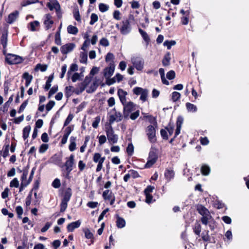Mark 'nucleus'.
<instances>
[{
    "mask_svg": "<svg viewBox=\"0 0 249 249\" xmlns=\"http://www.w3.org/2000/svg\"><path fill=\"white\" fill-rule=\"evenodd\" d=\"M134 16L130 14L128 16V18L124 19L121 22L122 24L121 26L119 24H116V28L120 30L121 34L123 35H127L131 32L132 29L130 20H134Z\"/></svg>",
    "mask_w": 249,
    "mask_h": 249,
    "instance_id": "f257e3e1",
    "label": "nucleus"
},
{
    "mask_svg": "<svg viewBox=\"0 0 249 249\" xmlns=\"http://www.w3.org/2000/svg\"><path fill=\"white\" fill-rule=\"evenodd\" d=\"M158 159V150L151 147L147 158V161L144 165V168H151L157 161Z\"/></svg>",
    "mask_w": 249,
    "mask_h": 249,
    "instance_id": "f03ea898",
    "label": "nucleus"
},
{
    "mask_svg": "<svg viewBox=\"0 0 249 249\" xmlns=\"http://www.w3.org/2000/svg\"><path fill=\"white\" fill-rule=\"evenodd\" d=\"M72 196V190L71 188H67L64 192L63 198L60 203V212H64L68 207V202L70 201Z\"/></svg>",
    "mask_w": 249,
    "mask_h": 249,
    "instance_id": "7ed1b4c3",
    "label": "nucleus"
},
{
    "mask_svg": "<svg viewBox=\"0 0 249 249\" xmlns=\"http://www.w3.org/2000/svg\"><path fill=\"white\" fill-rule=\"evenodd\" d=\"M47 6L51 11H53V9L55 10L58 18H62V13L61 11L60 5L57 0H50V2L47 3Z\"/></svg>",
    "mask_w": 249,
    "mask_h": 249,
    "instance_id": "20e7f679",
    "label": "nucleus"
},
{
    "mask_svg": "<svg viewBox=\"0 0 249 249\" xmlns=\"http://www.w3.org/2000/svg\"><path fill=\"white\" fill-rule=\"evenodd\" d=\"M146 135L151 143H155L157 141L156 136L155 126L152 125H148L146 128Z\"/></svg>",
    "mask_w": 249,
    "mask_h": 249,
    "instance_id": "39448f33",
    "label": "nucleus"
},
{
    "mask_svg": "<svg viewBox=\"0 0 249 249\" xmlns=\"http://www.w3.org/2000/svg\"><path fill=\"white\" fill-rule=\"evenodd\" d=\"M74 155L73 154H71L69 159L65 163L64 166L66 167V178H69V175L71 171L72 170V167L74 162Z\"/></svg>",
    "mask_w": 249,
    "mask_h": 249,
    "instance_id": "423d86ee",
    "label": "nucleus"
},
{
    "mask_svg": "<svg viewBox=\"0 0 249 249\" xmlns=\"http://www.w3.org/2000/svg\"><path fill=\"white\" fill-rule=\"evenodd\" d=\"M123 109L124 117L125 119H127L130 113L134 109L135 104L133 102L130 101L127 103H124Z\"/></svg>",
    "mask_w": 249,
    "mask_h": 249,
    "instance_id": "0eeeda50",
    "label": "nucleus"
},
{
    "mask_svg": "<svg viewBox=\"0 0 249 249\" xmlns=\"http://www.w3.org/2000/svg\"><path fill=\"white\" fill-rule=\"evenodd\" d=\"M22 57L13 54H8L6 56V61L9 64H16L22 62Z\"/></svg>",
    "mask_w": 249,
    "mask_h": 249,
    "instance_id": "6e6552de",
    "label": "nucleus"
},
{
    "mask_svg": "<svg viewBox=\"0 0 249 249\" xmlns=\"http://www.w3.org/2000/svg\"><path fill=\"white\" fill-rule=\"evenodd\" d=\"M115 65L114 62H110L108 66L106 67L103 70L104 76L106 78H110L114 73Z\"/></svg>",
    "mask_w": 249,
    "mask_h": 249,
    "instance_id": "1a4fd4ad",
    "label": "nucleus"
},
{
    "mask_svg": "<svg viewBox=\"0 0 249 249\" xmlns=\"http://www.w3.org/2000/svg\"><path fill=\"white\" fill-rule=\"evenodd\" d=\"M131 62L138 71H142L143 69L144 61L142 58L140 57H134L131 58Z\"/></svg>",
    "mask_w": 249,
    "mask_h": 249,
    "instance_id": "9d476101",
    "label": "nucleus"
},
{
    "mask_svg": "<svg viewBox=\"0 0 249 249\" xmlns=\"http://www.w3.org/2000/svg\"><path fill=\"white\" fill-rule=\"evenodd\" d=\"M107 136L109 142L115 143L117 142L118 137L117 135L115 134L111 126L106 130Z\"/></svg>",
    "mask_w": 249,
    "mask_h": 249,
    "instance_id": "9b49d317",
    "label": "nucleus"
},
{
    "mask_svg": "<svg viewBox=\"0 0 249 249\" xmlns=\"http://www.w3.org/2000/svg\"><path fill=\"white\" fill-rule=\"evenodd\" d=\"M50 162L53 163L59 167L62 166V155L58 154H55L52 156L49 160Z\"/></svg>",
    "mask_w": 249,
    "mask_h": 249,
    "instance_id": "f8f14e48",
    "label": "nucleus"
},
{
    "mask_svg": "<svg viewBox=\"0 0 249 249\" xmlns=\"http://www.w3.org/2000/svg\"><path fill=\"white\" fill-rule=\"evenodd\" d=\"M75 45L73 43H69L62 46L60 48V51L62 54H66L72 51L74 48Z\"/></svg>",
    "mask_w": 249,
    "mask_h": 249,
    "instance_id": "ddd939ff",
    "label": "nucleus"
},
{
    "mask_svg": "<svg viewBox=\"0 0 249 249\" xmlns=\"http://www.w3.org/2000/svg\"><path fill=\"white\" fill-rule=\"evenodd\" d=\"M175 172L171 168H166L164 172V177L167 182H170L175 177Z\"/></svg>",
    "mask_w": 249,
    "mask_h": 249,
    "instance_id": "4468645a",
    "label": "nucleus"
},
{
    "mask_svg": "<svg viewBox=\"0 0 249 249\" xmlns=\"http://www.w3.org/2000/svg\"><path fill=\"white\" fill-rule=\"evenodd\" d=\"M81 222L80 220L69 223L67 226V230L68 232H72L75 229L80 226Z\"/></svg>",
    "mask_w": 249,
    "mask_h": 249,
    "instance_id": "2eb2a0df",
    "label": "nucleus"
},
{
    "mask_svg": "<svg viewBox=\"0 0 249 249\" xmlns=\"http://www.w3.org/2000/svg\"><path fill=\"white\" fill-rule=\"evenodd\" d=\"M183 122V118L182 117L179 116L177 118V122H176V129L175 131V137H177L178 135L180 132V129L181 127L182 124Z\"/></svg>",
    "mask_w": 249,
    "mask_h": 249,
    "instance_id": "dca6fc26",
    "label": "nucleus"
},
{
    "mask_svg": "<svg viewBox=\"0 0 249 249\" xmlns=\"http://www.w3.org/2000/svg\"><path fill=\"white\" fill-rule=\"evenodd\" d=\"M196 211L201 215L207 214L208 216L210 215L209 210L203 205L201 204H198L196 206Z\"/></svg>",
    "mask_w": 249,
    "mask_h": 249,
    "instance_id": "f3484780",
    "label": "nucleus"
},
{
    "mask_svg": "<svg viewBox=\"0 0 249 249\" xmlns=\"http://www.w3.org/2000/svg\"><path fill=\"white\" fill-rule=\"evenodd\" d=\"M117 94L120 102L123 105H124V103H126V95L127 94V92L124 90L123 89H119L118 90Z\"/></svg>",
    "mask_w": 249,
    "mask_h": 249,
    "instance_id": "a211bd4d",
    "label": "nucleus"
},
{
    "mask_svg": "<svg viewBox=\"0 0 249 249\" xmlns=\"http://www.w3.org/2000/svg\"><path fill=\"white\" fill-rule=\"evenodd\" d=\"M116 226L117 228L122 229L125 227V221L124 218L123 217H121L119 216L118 214H116Z\"/></svg>",
    "mask_w": 249,
    "mask_h": 249,
    "instance_id": "6ab92c4d",
    "label": "nucleus"
},
{
    "mask_svg": "<svg viewBox=\"0 0 249 249\" xmlns=\"http://www.w3.org/2000/svg\"><path fill=\"white\" fill-rule=\"evenodd\" d=\"M83 232L85 233V236L87 239H90V244H93L94 243V236L93 233L90 231L88 228L83 229Z\"/></svg>",
    "mask_w": 249,
    "mask_h": 249,
    "instance_id": "aec40b11",
    "label": "nucleus"
},
{
    "mask_svg": "<svg viewBox=\"0 0 249 249\" xmlns=\"http://www.w3.org/2000/svg\"><path fill=\"white\" fill-rule=\"evenodd\" d=\"M18 15V12L17 11H15L13 13H11L9 15L7 22L9 24L12 23L16 20Z\"/></svg>",
    "mask_w": 249,
    "mask_h": 249,
    "instance_id": "412c9836",
    "label": "nucleus"
},
{
    "mask_svg": "<svg viewBox=\"0 0 249 249\" xmlns=\"http://www.w3.org/2000/svg\"><path fill=\"white\" fill-rule=\"evenodd\" d=\"M171 60V53L169 52H167L164 55L162 60V63L163 66H168L170 65Z\"/></svg>",
    "mask_w": 249,
    "mask_h": 249,
    "instance_id": "4be33fe9",
    "label": "nucleus"
},
{
    "mask_svg": "<svg viewBox=\"0 0 249 249\" xmlns=\"http://www.w3.org/2000/svg\"><path fill=\"white\" fill-rule=\"evenodd\" d=\"M7 34L8 32L7 30H6L2 33V36H1L0 42L4 49L6 48L7 46Z\"/></svg>",
    "mask_w": 249,
    "mask_h": 249,
    "instance_id": "5701e85b",
    "label": "nucleus"
},
{
    "mask_svg": "<svg viewBox=\"0 0 249 249\" xmlns=\"http://www.w3.org/2000/svg\"><path fill=\"white\" fill-rule=\"evenodd\" d=\"M113 196H114V195L112 191L108 189L104 191L102 195V196L105 200L111 199V197H112Z\"/></svg>",
    "mask_w": 249,
    "mask_h": 249,
    "instance_id": "b1692460",
    "label": "nucleus"
},
{
    "mask_svg": "<svg viewBox=\"0 0 249 249\" xmlns=\"http://www.w3.org/2000/svg\"><path fill=\"white\" fill-rule=\"evenodd\" d=\"M74 87L72 86H67L65 88V95L69 98L74 93Z\"/></svg>",
    "mask_w": 249,
    "mask_h": 249,
    "instance_id": "393cba45",
    "label": "nucleus"
},
{
    "mask_svg": "<svg viewBox=\"0 0 249 249\" xmlns=\"http://www.w3.org/2000/svg\"><path fill=\"white\" fill-rule=\"evenodd\" d=\"M139 32L140 34L141 35L143 40L146 43V44L148 45L150 42V39L148 34L146 33V32H145L141 28L139 29Z\"/></svg>",
    "mask_w": 249,
    "mask_h": 249,
    "instance_id": "a878e982",
    "label": "nucleus"
},
{
    "mask_svg": "<svg viewBox=\"0 0 249 249\" xmlns=\"http://www.w3.org/2000/svg\"><path fill=\"white\" fill-rule=\"evenodd\" d=\"M76 138L73 136H71L70 138V144L69 146V149L71 151H73L76 149Z\"/></svg>",
    "mask_w": 249,
    "mask_h": 249,
    "instance_id": "bb28decb",
    "label": "nucleus"
},
{
    "mask_svg": "<svg viewBox=\"0 0 249 249\" xmlns=\"http://www.w3.org/2000/svg\"><path fill=\"white\" fill-rule=\"evenodd\" d=\"M72 13L74 19L78 22H81V16L80 15L79 8L77 6L74 8Z\"/></svg>",
    "mask_w": 249,
    "mask_h": 249,
    "instance_id": "cd10ccee",
    "label": "nucleus"
},
{
    "mask_svg": "<svg viewBox=\"0 0 249 249\" xmlns=\"http://www.w3.org/2000/svg\"><path fill=\"white\" fill-rule=\"evenodd\" d=\"M67 32L69 34L76 35L78 32V29L76 26L70 25L67 27Z\"/></svg>",
    "mask_w": 249,
    "mask_h": 249,
    "instance_id": "c85d7f7f",
    "label": "nucleus"
},
{
    "mask_svg": "<svg viewBox=\"0 0 249 249\" xmlns=\"http://www.w3.org/2000/svg\"><path fill=\"white\" fill-rule=\"evenodd\" d=\"M98 84L97 81H94L92 84L90 85L89 88L87 89L86 91L87 93H92L95 91L98 87Z\"/></svg>",
    "mask_w": 249,
    "mask_h": 249,
    "instance_id": "c756f323",
    "label": "nucleus"
},
{
    "mask_svg": "<svg viewBox=\"0 0 249 249\" xmlns=\"http://www.w3.org/2000/svg\"><path fill=\"white\" fill-rule=\"evenodd\" d=\"M210 172V168L207 165L203 164L201 167V173L204 176H207Z\"/></svg>",
    "mask_w": 249,
    "mask_h": 249,
    "instance_id": "7c9ffc66",
    "label": "nucleus"
},
{
    "mask_svg": "<svg viewBox=\"0 0 249 249\" xmlns=\"http://www.w3.org/2000/svg\"><path fill=\"white\" fill-rule=\"evenodd\" d=\"M186 107L188 111L195 112L197 111V107L195 105L190 103H186Z\"/></svg>",
    "mask_w": 249,
    "mask_h": 249,
    "instance_id": "2f4dec72",
    "label": "nucleus"
},
{
    "mask_svg": "<svg viewBox=\"0 0 249 249\" xmlns=\"http://www.w3.org/2000/svg\"><path fill=\"white\" fill-rule=\"evenodd\" d=\"M88 54L86 52H81L80 54V62L83 64H87Z\"/></svg>",
    "mask_w": 249,
    "mask_h": 249,
    "instance_id": "473e14b6",
    "label": "nucleus"
},
{
    "mask_svg": "<svg viewBox=\"0 0 249 249\" xmlns=\"http://www.w3.org/2000/svg\"><path fill=\"white\" fill-rule=\"evenodd\" d=\"M61 27V24L59 28V31H58L55 35V43L58 45H60L61 44V37H60V28Z\"/></svg>",
    "mask_w": 249,
    "mask_h": 249,
    "instance_id": "72a5a7b5",
    "label": "nucleus"
},
{
    "mask_svg": "<svg viewBox=\"0 0 249 249\" xmlns=\"http://www.w3.org/2000/svg\"><path fill=\"white\" fill-rule=\"evenodd\" d=\"M126 153L128 156H132L134 153V146L132 142L129 143L126 149Z\"/></svg>",
    "mask_w": 249,
    "mask_h": 249,
    "instance_id": "f704fd0d",
    "label": "nucleus"
},
{
    "mask_svg": "<svg viewBox=\"0 0 249 249\" xmlns=\"http://www.w3.org/2000/svg\"><path fill=\"white\" fill-rule=\"evenodd\" d=\"M48 66L46 64H37L35 68V71H37L38 70H39L41 71L44 72L45 71L47 70Z\"/></svg>",
    "mask_w": 249,
    "mask_h": 249,
    "instance_id": "c9c22d12",
    "label": "nucleus"
},
{
    "mask_svg": "<svg viewBox=\"0 0 249 249\" xmlns=\"http://www.w3.org/2000/svg\"><path fill=\"white\" fill-rule=\"evenodd\" d=\"M58 90V86L57 85H54L50 90L48 95V98H50L54 93Z\"/></svg>",
    "mask_w": 249,
    "mask_h": 249,
    "instance_id": "e433bc0d",
    "label": "nucleus"
},
{
    "mask_svg": "<svg viewBox=\"0 0 249 249\" xmlns=\"http://www.w3.org/2000/svg\"><path fill=\"white\" fill-rule=\"evenodd\" d=\"M78 65L76 64H72L67 72V75L68 77L71 75V72L77 71L78 70Z\"/></svg>",
    "mask_w": 249,
    "mask_h": 249,
    "instance_id": "4c0bfd02",
    "label": "nucleus"
},
{
    "mask_svg": "<svg viewBox=\"0 0 249 249\" xmlns=\"http://www.w3.org/2000/svg\"><path fill=\"white\" fill-rule=\"evenodd\" d=\"M31 130V127L30 125L26 126L23 130V138L24 140L26 139L29 135Z\"/></svg>",
    "mask_w": 249,
    "mask_h": 249,
    "instance_id": "58836bf2",
    "label": "nucleus"
},
{
    "mask_svg": "<svg viewBox=\"0 0 249 249\" xmlns=\"http://www.w3.org/2000/svg\"><path fill=\"white\" fill-rule=\"evenodd\" d=\"M180 94L177 91H174L172 93V100L174 102L178 101L180 98Z\"/></svg>",
    "mask_w": 249,
    "mask_h": 249,
    "instance_id": "ea45409f",
    "label": "nucleus"
},
{
    "mask_svg": "<svg viewBox=\"0 0 249 249\" xmlns=\"http://www.w3.org/2000/svg\"><path fill=\"white\" fill-rule=\"evenodd\" d=\"M212 217L210 213L209 216L207 214L202 215V217L201 218V221L203 224L207 225L208 223V220Z\"/></svg>",
    "mask_w": 249,
    "mask_h": 249,
    "instance_id": "a19ab883",
    "label": "nucleus"
},
{
    "mask_svg": "<svg viewBox=\"0 0 249 249\" xmlns=\"http://www.w3.org/2000/svg\"><path fill=\"white\" fill-rule=\"evenodd\" d=\"M176 42L175 40H165L163 43L164 46H167V49L170 50L172 46L175 45Z\"/></svg>",
    "mask_w": 249,
    "mask_h": 249,
    "instance_id": "79ce46f5",
    "label": "nucleus"
},
{
    "mask_svg": "<svg viewBox=\"0 0 249 249\" xmlns=\"http://www.w3.org/2000/svg\"><path fill=\"white\" fill-rule=\"evenodd\" d=\"M114 55L112 53L109 52L106 55L105 61L106 62L114 61Z\"/></svg>",
    "mask_w": 249,
    "mask_h": 249,
    "instance_id": "37998d69",
    "label": "nucleus"
},
{
    "mask_svg": "<svg viewBox=\"0 0 249 249\" xmlns=\"http://www.w3.org/2000/svg\"><path fill=\"white\" fill-rule=\"evenodd\" d=\"M109 9V6L104 3H100L99 4V9L102 13L105 12Z\"/></svg>",
    "mask_w": 249,
    "mask_h": 249,
    "instance_id": "c03bdc74",
    "label": "nucleus"
},
{
    "mask_svg": "<svg viewBox=\"0 0 249 249\" xmlns=\"http://www.w3.org/2000/svg\"><path fill=\"white\" fill-rule=\"evenodd\" d=\"M148 120L149 123L153 124V125L155 126V127H157V122L156 117H153L152 115H149L148 116Z\"/></svg>",
    "mask_w": 249,
    "mask_h": 249,
    "instance_id": "a18cd8bd",
    "label": "nucleus"
},
{
    "mask_svg": "<svg viewBox=\"0 0 249 249\" xmlns=\"http://www.w3.org/2000/svg\"><path fill=\"white\" fill-rule=\"evenodd\" d=\"M98 20V17L97 14L92 13L90 16V21L89 24L90 25H93Z\"/></svg>",
    "mask_w": 249,
    "mask_h": 249,
    "instance_id": "49530a36",
    "label": "nucleus"
},
{
    "mask_svg": "<svg viewBox=\"0 0 249 249\" xmlns=\"http://www.w3.org/2000/svg\"><path fill=\"white\" fill-rule=\"evenodd\" d=\"M147 95L148 90L147 89H144L141 94L140 100L143 102L146 101L147 100Z\"/></svg>",
    "mask_w": 249,
    "mask_h": 249,
    "instance_id": "de8ad7c7",
    "label": "nucleus"
},
{
    "mask_svg": "<svg viewBox=\"0 0 249 249\" xmlns=\"http://www.w3.org/2000/svg\"><path fill=\"white\" fill-rule=\"evenodd\" d=\"M208 231L206 232H203L201 234L202 239L205 242H210V237L208 234Z\"/></svg>",
    "mask_w": 249,
    "mask_h": 249,
    "instance_id": "09e8293b",
    "label": "nucleus"
},
{
    "mask_svg": "<svg viewBox=\"0 0 249 249\" xmlns=\"http://www.w3.org/2000/svg\"><path fill=\"white\" fill-rule=\"evenodd\" d=\"M176 73L174 71L171 70L166 74V77L169 80H173L175 78Z\"/></svg>",
    "mask_w": 249,
    "mask_h": 249,
    "instance_id": "8fccbe9b",
    "label": "nucleus"
},
{
    "mask_svg": "<svg viewBox=\"0 0 249 249\" xmlns=\"http://www.w3.org/2000/svg\"><path fill=\"white\" fill-rule=\"evenodd\" d=\"M73 115L71 113H70L68 117H67L66 119L65 120L64 123V126H67L70 122L71 121L73 118Z\"/></svg>",
    "mask_w": 249,
    "mask_h": 249,
    "instance_id": "3c124183",
    "label": "nucleus"
},
{
    "mask_svg": "<svg viewBox=\"0 0 249 249\" xmlns=\"http://www.w3.org/2000/svg\"><path fill=\"white\" fill-rule=\"evenodd\" d=\"M55 102L53 100L50 101L46 105V109L47 111H49L55 105Z\"/></svg>",
    "mask_w": 249,
    "mask_h": 249,
    "instance_id": "603ef678",
    "label": "nucleus"
},
{
    "mask_svg": "<svg viewBox=\"0 0 249 249\" xmlns=\"http://www.w3.org/2000/svg\"><path fill=\"white\" fill-rule=\"evenodd\" d=\"M16 211L18 214V218L21 219L22 218V214L23 213V209L20 206H17L16 208Z\"/></svg>",
    "mask_w": 249,
    "mask_h": 249,
    "instance_id": "864d4df0",
    "label": "nucleus"
},
{
    "mask_svg": "<svg viewBox=\"0 0 249 249\" xmlns=\"http://www.w3.org/2000/svg\"><path fill=\"white\" fill-rule=\"evenodd\" d=\"M48 147H49V145L48 144H46V143L42 144L39 148V152L40 153H44L48 149Z\"/></svg>",
    "mask_w": 249,
    "mask_h": 249,
    "instance_id": "5fc2aeb1",
    "label": "nucleus"
},
{
    "mask_svg": "<svg viewBox=\"0 0 249 249\" xmlns=\"http://www.w3.org/2000/svg\"><path fill=\"white\" fill-rule=\"evenodd\" d=\"M155 189L154 186L152 185H148L146 188L144 190V194H150L151 193L153 192L154 189Z\"/></svg>",
    "mask_w": 249,
    "mask_h": 249,
    "instance_id": "6e6d98bb",
    "label": "nucleus"
},
{
    "mask_svg": "<svg viewBox=\"0 0 249 249\" xmlns=\"http://www.w3.org/2000/svg\"><path fill=\"white\" fill-rule=\"evenodd\" d=\"M23 78L26 80L25 85L26 86H28L30 84L31 77H30L28 73L25 72L23 75Z\"/></svg>",
    "mask_w": 249,
    "mask_h": 249,
    "instance_id": "4d7b16f0",
    "label": "nucleus"
},
{
    "mask_svg": "<svg viewBox=\"0 0 249 249\" xmlns=\"http://www.w3.org/2000/svg\"><path fill=\"white\" fill-rule=\"evenodd\" d=\"M144 90V89H142V88L137 87L133 89V91L134 94L138 95L141 94Z\"/></svg>",
    "mask_w": 249,
    "mask_h": 249,
    "instance_id": "13d9d810",
    "label": "nucleus"
},
{
    "mask_svg": "<svg viewBox=\"0 0 249 249\" xmlns=\"http://www.w3.org/2000/svg\"><path fill=\"white\" fill-rule=\"evenodd\" d=\"M101 157V154L99 153H95L93 156V161L95 163H97L98 162H100V158Z\"/></svg>",
    "mask_w": 249,
    "mask_h": 249,
    "instance_id": "bf43d9fd",
    "label": "nucleus"
},
{
    "mask_svg": "<svg viewBox=\"0 0 249 249\" xmlns=\"http://www.w3.org/2000/svg\"><path fill=\"white\" fill-rule=\"evenodd\" d=\"M165 129L167 130L170 136H171L174 132V126L171 125L170 123L168 125L165 127Z\"/></svg>",
    "mask_w": 249,
    "mask_h": 249,
    "instance_id": "052dcab7",
    "label": "nucleus"
},
{
    "mask_svg": "<svg viewBox=\"0 0 249 249\" xmlns=\"http://www.w3.org/2000/svg\"><path fill=\"white\" fill-rule=\"evenodd\" d=\"M52 186L54 188H58L61 186L60 180L58 178H55L52 183Z\"/></svg>",
    "mask_w": 249,
    "mask_h": 249,
    "instance_id": "680f3d73",
    "label": "nucleus"
},
{
    "mask_svg": "<svg viewBox=\"0 0 249 249\" xmlns=\"http://www.w3.org/2000/svg\"><path fill=\"white\" fill-rule=\"evenodd\" d=\"M100 121V117L99 116H97L95 118V120L92 124V126L93 128H96L98 126V124Z\"/></svg>",
    "mask_w": 249,
    "mask_h": 249,
    "instance_id": "e2e57ef3",
    "label": "nucleus"
},
{
    "mask_svg": "<svg viewBox=\"0 0 249 249\" xmlns=\"http://www.w3.org/2000/svg\"><path fill=\"white\" fill-rule=\"evenodd\" d=\"M100 44L104 47H107L109 45V43L108 40L106 38L103 37L100 40Z\"/></svg>",
    "mask_w": 249,
    "mask_h": 249,
    "instance_id": "0e129e2a",
    "label": "nucleus"
},
{
    "mask_svg": "<svg viewBox=\"0 0 249 249\" xmlns=\"http://www.w3.org/2000/svg\"><path fill=\"white\" fill-rule=\"evenodd\" d=\"M129 173H130V176H132V177L133 178H136L140 177V175L138 173V172L134 170L131 169L129 171Z\"/></svg>",
    "mask_w": 249,
    "mask_h": 249,
    "instance_id": "69168bd1",
    "label": "nucleus"
},
{
    "mask_svg": "<svg viewBox=\"0 0 249 249\" xmlns=\"http://www.w3.org/2000/svg\"><path fill=\"white\" fill-rule=\"evenodd\" d=\"M140 115V111L139 110H137L134 112L132 113L130 115V118L132 120H135Z\"/></svg>",
    "mask_w": 249,
    "mask_h": 249,
    "instance_id": "338daca9",
    "label": "nucleus"
},
{
    "mask_svg": "<svg viewBox=\"0 0 249 249\" xmlns=\"http://www.w3.org/2000/svg\"><path fill=\"white\" fill-rule=\"evenodd\" d=\"M160 135L163 140H168L169 139L167 131L165 129H161L160 130Z\"/></svg>",
    "mask_w": 249,
    "mask_h": 249,
    "instance_id": "774afa93",
    "label": "nucleus"
}]
</instances>
